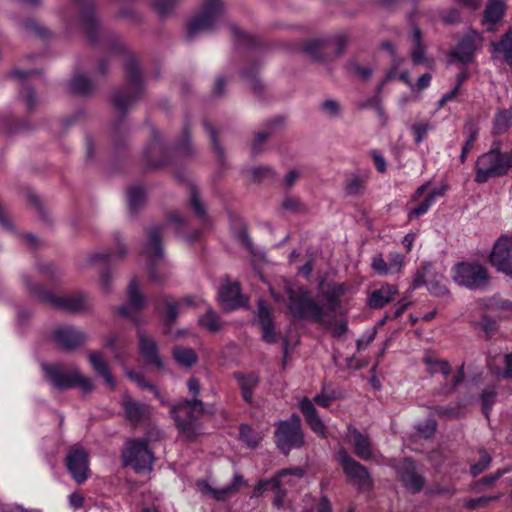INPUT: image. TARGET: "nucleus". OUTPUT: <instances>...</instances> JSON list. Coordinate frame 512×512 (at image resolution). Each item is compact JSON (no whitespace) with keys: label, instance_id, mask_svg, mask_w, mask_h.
Instances as JSON below:
<instances>
[{"label":"nucleus","instance_id":"nucleus-33","mask_svg":"<svg viewBox=\"0 0 512 512\" xmlns=\"http://www.w3.org/2000/svg\"><path fill=\"white\" fill-rule=\"evenodd\" d=\"M488 367L498 377L512 381V354L489 359Z\"/></svg>","mask_w":512,"mask_h":512},{"label":"nucleus","instance_id":"nucleus-59","mask_svg":"<svg viewBox=\"0 0 512 512\" xmlns=\"http://www.w3.org/2000/svg\"><path fill=\"white\" fill-rule=\"evenodd\" d=\"M431 129L432 126L427 122L415 123L411 127L415 142L417 144L421 143Z\"/></svg>","mask_w":512,"mask_h":512},{"label":"nucleus","instance_id":"nucleus-39","mask_svg":"<svg viewBox=\"0 0 512 512\" xmlns=\"http://www.w3.org/2000/svg\"><path fill=\"white\" fill-rule=\"evenodd\" d=\"M164 253L161 245V227H152L148 232V242L145 256H162Z\"/></svg>","mask_w":512,"mask_h":512},{"label":"nucleus","instance_id":"nucleus-63","mask_svg":"<svg viewBox=\"0 0 512 512\" xmlns=\"http://www.w3.org/2000/svg\"><path fill=\"white\" fill-rule=\"evenodd\" d=\"M422 285H426L429 292L435 296H445L448 294L447 288L442 285L436 278L430 279L424 282Z\"/></svg>","mask_w":512,"mask_h":512},{"label":"nucleus","instance_id":"nucleus-26","mask_svg":"<svg viewBox=\"0 0 512 512\" xmlns=\"http://www.w3.org/2000/svg\"><path fill=\"white\" fill-rule=\"evenodd\" d=\"M350 289L345 283H329L323 292L324 307L328 311H335L340 305V298Z\"/></svg>","mask_w":512,"mask_h":512},{"label":"nucleus","instance_id":"nucleus-9","mask_svg":"<svg viewBox=\"0 0 512 512\" xmlns=\"http://www.w3.org/2000/svg\"><path fill=\"white\" fill-rule=\"evenodd\" d=\"M453 280L470 290H481L488 286L489 276L483 266L475 262H460L453 268Z\"/></svg>","mask_w":512,"mask_h":512},{"label":"nucleus","instance_id":"nucleus-27","mask_svg":"<svg viewBox=\"0 0 512 512\" xmlns=\"http://www.w3.org/2000/svg\"><path fill=\"white\" fill-rule=\"evenodd\" d=\"M397 293V288L393 285H383L381 288L372 291L367 298V305L371 309H380L392 301Z\"/></svg>","mask_w":512,"mask_h":512},{"label":"nucleus","instance_id":"nucleus-44","mask_svg":"<svg viewBox=\"0 0 512 512\" xmlns=\"http://www.w3.org/2000/svg\"><path fill=\"white\" fill-rule=\"evenodd\" d=\"M481 307L490 310L512 311V301L504 300L495 295L478 301Z\"/></svg>","mask_w":512,"mask_h":512},{"label":"nucleus","instance_id":"nucleus-6","mask_svg":"<svg viewBox=\"0 0 512 512\" xmlns=\"http://www.w3.org/2000/svg\"><path fill=\"white\" fill-rule=\"evenodd\" d=\"M511 167L512 152L501 153L492 149L477 159L475 181L484 183L490 178L503 176Z\"/></svg>","mask_w":512,"mask_h":512},{"label":"nucleus","instance_id":"nucleus-42","mask_svg":"<svg viewBox=\"0 0 512 512\" xmlns=\"http://www.w3.org/2000/svg\"><path fill=\"white\" fill-rule=\"evenodd\" d=\"M464 367L465 364L462 363L458 367L456 375L451 380L446 381L437 389V393L439 395H449L452 394L457 389L458 385L461 384L465 378Z\"/></svg>","mask_w":512,"mask_h":512},{"label":"nucleus","instance_id":"nucleus-22","mask_svg":"<svg viewBox=\"0 0 512 512\" xmlns=\"http://www.w3.org/2000/svg\"><path fill=\"white\" fill-rule=\"evenodd\" d=\"M399 476L404 486L412 493L419 492L424 486V478L415 470V464L411 460H405L399 469Z\"/></svg>","mask_w":512,"mask_h":512},{"label":"nucleus","instance_id":"nucleus-58","mask_svg":"<svg viewBox=\"0 0 512 512\" xmlns=\"http://www.w3.org/2000/svg\"><path fill=\"white\" fill-rule=\"evenodd\" d=\"M236 237L240 244L247 249L248 253H250L252 256H259V251L253 246L246 228L243 225H241V229L238 231Z\"/></svg>","mask_w":512,"mask_h":512},{"label":"nucleus","instance_id":"nucleus-8","mask_svg":"<svg viewBox=\"0 0 512 512\" xmlns=\"http://www.w3.org/2000/svg\"><path fill=\"white\" fill-rule=\"evenodd\" d=\"M127 87L115 91L112 100L115 108L120 112H126L140 97L142 91L141 74L134 58H129L125 64Z\"/></svg>","mask_w":512,"mask_h":512},{"label":"nucleus","instance_id":"nucleus-12","mask_svg":"<svg viewBox=\"0 0 512 512\" xmlns=\"http://www.w3.org/2000/svg\"><path fill=\"white\" fill-rule=\"evenodd\" d=\"M74 5L78 11V16L75 19H70L67 15L64 16V22L68 28L72 26H79L86 32L89 40H94V32L98 31L99 25L94 14L93 5L90 0H73Z\"/></svg>","mask_w":512,"mask_h":512},{"label":"nucleus","instance_id":"nucleus-37","mask_svg":"<svg viewBox=\"0 0 512 512\" xmlns=\"http://www.w3.org/2000/svg\"><path fill=\"white\" fill-rule=\"evenodd\" d=\"M422 361L427 366V371L431 375L439 373L443 375L444 378H447L451 373V365L446 360L438 359L431 354H426Z\"/></svg>","mask_w":512,"mask_h":512},{"label":"nucleus","instance_id":"nucleus-2","mask_svg":"<svg viewBox=\"0 0 512 512\" xmlns=\"http://www.w3.org/2000/svg\"><path fill=\"white\" fill-rule=\"evenodd\" d=\"M283 289L288 296L287 308L295 319H311L319 324L326 323L324 308L311 298L308 288L283 279Z\"/></svg>","mask_w":512,"mask_h":512},{"label":"nucleus","instance_id":"nucleus-17","mask_svg":"<svg viewBox=\"0 0 512 512\" xmlns=\"http://www.w3.org/2000/svg\"><path fill=\"white\" fill-rule=\"evenodd\" d=\"M218 298L222 307L226 310H235L246 304L239 283H232L229 280L222 283Z\"/></svg>","mask_w":512,"mask_h":512},{"label":"nucleus","instance_id":"nucleus-50","mask_svg":"<svg viewBox=\"0 0 512 512\" xmlns=\"http://www.w3.org/2000/svg\"><path fill=\"white\" fill-rule=\"evenodd\" d=\"M127 375L129 377V379L134 381L140 389L150 390L151 392H153L154 396L161 401V403H164V399L162 398L157 387L155 385H153L152 383L148 382L144 378V376H142L141 374H139L137 372H133V371L129 372Z\"/></svg>","mask_w":512,"mask_h":512},{"label":"nucleus","instance_id":"nucleus-43","mask_svg":"<svg viewBox=\"0 0 512 512\" xmlns=\"http://www.w3.org/2000/svg\"><path fill=\"white\" fill-rule=\"evenodd\" d=\"M146 193L140 186H133L127 192L128 207L131 212H136L145 202Z\"/></svg>","mask_w":512,"mask_h":512},{"label":"nucleus","instance_id":"nucleus-20","mask_svg":"<svg viewBox=\"0 0 512 512\" xmlns=\"http://www.w3.org/2000/svg\"><path fill=\"white\" fill-rule=\"evenodd\" d=\"M480 40L481 35L478 32L473 30L468 32L451 51V55L462 64L470 63L473 60L474 52Z\"/></svg>","mask_w":512,"mask_h":512},{"label":"nucleus","instance_id":"nucleus-13","mask_svg":"<svg viewBox=\"0 0 512 512\" xmlns=\"http://www.w3.org/2000/svg\"><path fill=\"white\" fill-rule=\"evenodd\" d=\"M337 459L349 480L359 489H369L372 486V479L366 467L354 460L344 449L339 450Z\"/></svg>","mask_w":512,"mask_h":512},{"label":"nucleus","instance_id":"nucleus-4","mask_svg":"<svg viewBox=\"0 0 512 512\" xmlns=\"http://www.w3.org/2000/svg\"><path fill=\"white\" fill-rule=\"evenodd\" d=\"M41 367L45 378L58 390H66L74 387H78L83 393H89L93 390L91 380L83 376L77 367L66 370L58 363H43Z\"/></svg>","mask_w":512,"mask_h":512},{"label":"nucleus","instance_id":"nucleus-18","mask_svg":"<svg viewBox=\"0 0 512 512\" xmlns=\"http://www.w3.org/2000/svg\"><path fill=\"white\" fill-rule=\"evenodd\" d=\"M53 338L64 350H73L82 345L87 337L72 326H61L54 330Z\"/></svg>","mask_w":512,"mask_h":512},{"label":"nucleus","instance_id":"nucleus-35","mask_svg":"<svg viewBox=\"0 0 512 512\" xmlns=\"http://www.w3.org/2000/svg\"><path fill=\"white\" fill-rule=\"evenodd\" d=\"M172 357L183 368H191L198 362V355L194 349L185 346H176L172 349Z\"/></svg>","mask_w":512,"mask_h":512},{"label":"nucleus","instance_id":"nucleus-19","mask_svg":"<svg viewBox=\"0 0 512 512\" xmlns=\"http://www.w3.org/2000/svg\"><path fill=\"white\" fill-rule=\"evenodd\" d=\"M137 334L139 340V353L144 361L149 365L162 369L164 367V363L160 357L157 342L140 329Z\"/></svg>","mask_w":512,"mask_h":512},{"label":"nucleus","instance_id":"nucleus-52","mask_svg":"<svg viewBox=\"0 0 512 512\" xmlns=\"http://www.w3.org/2000/svg\"><path fill=\"white\" fill-rule=\"evenodd\" d=\"M199 323L210 332H217L221 329L219 318L211 308H208L206 313L199 318Z\"/></svg>","mask_w":512,"mask_h":512},{"label":"nucleus","instance_id":"nucleus-14","mask_svg":"<svg viewBox=\"0 0 512 512\" xmlns=\"http://www.w3.org/2000/svg\"><path fill=\"white\" fill-rule=\"evenodd\" d=\"M65 463L72 478L78 484L87 480L89 474L88 453L82 447L74 445L69 450Z\"/></svg>","mask_w":512,"mask_h":512},{"label":"nucleus","instance_id":"nucleus-36","mask_svg":"<svg viewBox=\"0 0 512 512\" xmlns=\"http://www.w3.org/2000/svg\"><path fill=\"white\" fill-rule=\"evenodd\" d=\"M284 119L282 117H277L273 120L268 121L263 129L259 130L256 133L255 140L252 144V150L254 153H259L261 151L260 144L263 143L269 136L283 124Z\"/></svg>","mask_w":512,"mask_h":512},{"label":"nucleus","instance_id":"nucleus-60","mask_svg":"<svg viewBox=\"0 0 512 512\" xmlns=\"http://www.w3.org/2000/svg\"><path fill=\"white\" fill-rule=\"evenodd\" d=\"M180 0H157L155 9L162 17L168 16L177 6Z\"/></svg>","mask_w":512,"mask_h":512},{"label":"nucleus","instance_id":"nucleus-40","mask_svg":"<svg viewBox=\"0 0 512 512\" xmlns=\"http://www.w3.org/2000/svg\"><path fill=\"white\" fill-rule=\"evenodd\" d=\"M410 39L412 42L411 57L415 65L423 64L425 62L424 47L422 45V35L417 27H413Z\"/></svg>","mask_w":512,"mask_h":512},{"label":"nucleus","instance_id":"nucleus-30","mask_svg":"<svg viewBox=\"0 0 512 512\" xmlns=\"http://www.w3.org/2000/svg\"><path fill=\"white\" fill-rule=\"evenodd\" d=\"M402 258H373L371 263L372 269L380 276L392 275L399 273L404 266Z\"/></svg>","mask_w":512,"mask_h":512},{"label":"nucleus","instance_id":"nucleus-57","mask_svg":"<svg viewBox=\"0 0 512 512\" xmlns=\"http://www.w3.org/2000/svg\"><path fill=\"white\" fill-rule=\"evenodd\" d=\"M496 271L512 279V258H490Z\"/></svg>","mask_w":512,"mask_h":512},{"label":"nucleus","instance_id":"nucleus-55","mask_svg":"<svg viewBox=\"0 0 512 512\" xmlns=\"http://www.w3.org/2000/svg\"><path fill=\"white\" fill-rule=\"evenodd\" d=\"M341 104L333 99L324 100L320 104V111L323 115L329 118L339 117L341 114Z\"/></svg>","mask_w":512,"mask_h":512},{"label":"nucleus","instance_id":"nucleus-5","mask_svg":"<svg viewBox=\"0 0 512 512\" xmlns=\"http://www.w3.org/2000/svg\"><path fill=\"white\" fill-rule=\"evenodd\" d=\"M274 426L275 444L284 455L304 446L305 435L299 415L292 414L288 419L276 422Z\"/></svg>","mask_w":512,"mask_h":512},{"label":"nucleus","instance_id":"nucleus-32","mask_svg":"<svg viewBox=\"0 0 512 512\" xmlns=\"http://www.w3.org/2000/svg\"><path fill=\"white\" fill-rule=\"evenodd\" d=\"M491 48L494 58L502 57L509 66H512V29L505 33L500 41L492 42Z\"/></svg>","mask_w":512,"mask_h":512},{"label":"nucleus","instance_id":"nucleus-7","mask_svg":"<svg viewBox=\"0 0 512 512\" xmlns=\"http://www.w3.org/2000/svg\"><path fill=\"white\" fill-rule=\"evenodd\" d=\"M225 7L222 0H203L199 11L190 19L187 32L190 37L214 29L223 19Z\"/></svg>","mask_w":512,"mask_h":512},{"label":"nucleus","instance_id":"nucleus-38","mask_svg":"<svg viewBox=\"0 0 512 512\" xmlns=\"http://www.w3.org/2000/svg\"><path fill=\"white\" fill-rule=\"evenodd\" d=\"M190 206L198 217L203 229L209 228L211 226L210 217L206 212L204 204L199 198L198 191L194 187H192L190 191Z\"/></svg>","mask_w":512,"mask_h":512},{"label":"nucleus","instance_id":"nucleus-46","mask_svg":"<svg viewBox=\"0 0 512 512\" xmlns=\"http://www.w3.org/2000/svg\"><path fill=\"white\" fill-rule=\"evenodd\" d=\"M93 88L92 81L82 74L75 75L70 82V89L76 94H88Z\"/></svg>","mask_w":512,"mask_h":512},{"label":"nucleus","instance_id":"nucleus-49","mask_svg":"<svg viewBox=\"0 0 512 512\" xmlns=\"http://www.w3.org/2000/svg\"><path fill=\"white\" fill-rule=\"evenodd\" d=\"M239 433H240L241 441L244 442L248 447H251V448L256 447L262 440L260 433L254 431L247 424H242L240 426Z\"/></svg>","mask_w":512,"mask_h":512},{"label":"nucleus","instance_id":"nucleus-23","mask_svg":"<svg viewBox=\"0 0 512 512\" xmlns=\"http://www.w3.org/2000/svg\"><path fill=\"white\" fill-rule=\"evenodd\" d=\"M506 11V4L503 0H489L484 13L482 24L487 31H494L495 26L502 20Z\"/></svg>","mask_w":512,"mask_h":512},{"label":"nucleus","instance_id":"nucleus-53","mask_svg":"<svg viewBox=\"0 0 512 512\" xmlns=\"http://www.w3.org/2000/svg\"><path fill=\"white\" fill-rule=\"evenodd\" d=\"M436 276L437 274L432 271V265L430 263H425L415 273L413 280L414 286L418 287L430 279H435Z\"/></svg>","mask_w":512,"mask_h":512},{"label":"nucleus","instance_id":"nucleus-21","mask_svg":"<svg viewBox=\"0 0 512 512\" xmlns=\"http://www.w3.org/2000/svg\"><path fill=\"white\" fill-rule=\"evenodd\" d=\"M299 408L311 430L322 438L326 437V426L319 417L313 402L305 397L300 400Z\"/></svg>","mask_w":512,"mask_h":512},{"label":"nucleus","instance_id":"nucleus-15","mask_svg":"<svg viewBox=\"0 0 512 512\" xmlns=\"http://www.w3.org/2000/svg\"><path fill=\"white\" fill-rule=\"evenodd\" d=\"M121 407L125 418L132 424L138 425L147 420L151 415V406L133 399L128 393H124L121 399Z\"/></svg>","mask_w":512,"mask_h":512},{"label":"nucleus","instance_id":"nucleus-64","mask_svg":"<svg viewBox=\"0 0 512 512\" xmlns=\"http://www.w3.org/2000/svg\"><path fill=\"white\" fill-rule=\"evenodd\" d=\"M362 189L363 181L357 176L348 179L345 186V191L349 195H358L362 192Z\"/></svg>","mask_w":512,"mask_h":512},{"label":"nucleus","instance_id":"nucleus-51","mask_svg":"<svg viewBox=\"0 0 512 512\" xmlns=\"http://www.w3.org/2000/svg\"><path fill=\"white\" fill-rule=\"evenodd\" d=\"M510 126H512V108L499 111L494 120L495 133L500 134Z\"/></svg>","mask_w":512,"mask_h":512},{"label":"nucleus","instance_id":"nucleus-16","mask_svg":"<svg viewBox=\"0 0 512 512\" xmlns=\"http://www.w3.org/2000/svg\"><path fill=\"white\" fill-rule=\"evenodd\" d=\"M257 321L261 327V338L266 343H275L277 341L275 325L273 319V310L265 300L257 301Z\"/></svg>","mask_w":512,"mask_h":512},{"label":"nucleus","instance_id":"nucleus-61","mask_svg":"<svg viewBox=\"0 0 512 512\" xmlns=\"http://www.w3.org/2000/svg\"><path fill=\"white\" fill-rule=\"evenodd\" d=\"M324 39L327 42V47L334 48L337 54H340L345 49L348 43V38L344 34H338L335 37Z\"/></svg>","mask_w":512,"mask_h":512},{"label":"nucleus","instance_id":"nucleus-41","mask_svg":"<svg viewBox=\"0 0 512 512\" xmlns=\"http://www.w3.org/2000/svg\"><path fill=\"white\" fill-rule=\"evenodd\" d=\"M164 153V147L160 143L159 137L155 134L154 141L144 150V157L148 165L152 168H159L164 165L160 160L154 158Z\"/></svg>","mask_w":512,"mask_h":512},{"label":"nucleus","instance_id":"nucleus-10","mask_svg":"<svg viewBox=\"0 0 512 512\" xmlns=\"http://www.w3.org/2000/svg\"><path fill=\"white\" fill-rule=\"evenodd\" d=\"M289 475L301 479L305 475V471L301 467L285 468L280 470L275 477L271 479L261 480L254 488V497H259L263 492L271 490L275 493L273 504L280 508L283 506L284 497L286 495L285 483L283 479Z\"/></svg>","mask_w":512,"mask_h":512},{"label":"nucleus","instance_id":"nucleus-47","mask_svg":"<svg viewBox=\"0 0 512 512\" xmlns=\"http://www.w3.org/2000/svg\"><path fill=\"white\" fill-rule=\"evenodd\" d=\"M489 256H512V236L501 235L496 240Z\"/></svg>","mask_w":512,"mask_h":512},{"label":"nucleus","instance_id":"nucleus-28","mask_svg":"<svg viewBox=\"0 0 512 512\" xmlns=\"http://www.w3.org/2000/svg\"><path fill=\"white\" fill-rule=\"evenodd\" d=\"M349 435L353 437L355 455L364 461L371 460L373 450L369 437L360 433L356 428H349Z\"/></svg>","mask_w":512,"mask_h":512},{"label":"nucleus","instance_id":"nucleus-45","mask_svg":"<svg viewBox=\"0 0 512 512\" xmlns=\"http://www.w3.org/2000/svg\"><path fill=\"white\" fill-rule=\"evenodd\" d=\"M230 30L237 46L253 48L257 45L258 41L254 36L244 32L236 25H231Z\"/></svg>","mask_w":512,"mask_h":512},{"label":"nucleus","instance_id":"nucleus-25","mask_svg":"<svg viewBox=\"0 0 512 512\" xmlns=\"http://www.w3.org/2000/svg\"><path fill=\"white\" fill-rule=\"evenodd\" d=\"M233 376L239 385L243 400L246 403L251 404L253 402L254 390L259 384V376L253 372L248 374L235 372Z\"/></svg>","mask_w":512,"mask_h":512},{"label":"nucleus","instance_id":"nucleus-24","mask_svg":"<svg viewBox=\"0 0 512 512\" xmlns=\"http://www.w3.org/2000/svg\"><path fill=\"white\" fill-rule=\"evenodd\" d=\"M128 305H123L117 308V313L123 317H131L130 308L137 311L143 309L146 304L145 297L139 291L138 285L135 280H132L127 288Z\"/></svg>","mask_w":512,"mask_h":512},{"label":"nucleus","instance_id":"nucleus-56","mask_svg":"<svg viewBox=\"0 0 512 512\" xmlns=\"http://www.w3.org/2000/svg\"><path fill=\"white\" fill-rule=\"evenodd\" d=\"M479 454H480V459L478 460L477 463L473 464L470 468V472L473 477H476L479 474H481L483 471H485L489 467L491 460H492L490 455L483 448L479 449Z\"/></svg>","mask_w":512,"mask_h":512},{"label":"nucleus","instance_id":"nucleus-34","mask_svg":"<svg viewBox=\"0 0 512 512\" xmlns=\"http://www.w3.org/2000/svg\"><path fill=\"white\" fill-rule=\"evenodd\" d=\"M88 360L95 372L103 377L105 383L113 389L115 387V380L103 356L98 352H91L88 356Z\"/></svg>","mask_w":512,"mask_h":512},{"label":"nucleus","instance_id":"nucleus-54","mask_svg":"<svg viewBox=\"0 0 512 512\" xmlns=\"http://www.w3.org/2000/svg\"><path fill=\"white\" fill-rule=\"evenodd\" d=\"M497 397V391L495 387H488L481 393V403L483 413L488 417V414L494 405Z\"/></svg>","mask_w":512,"mask_h":512},{"label":"nucleus","instance_id":"nucleus-3","mask_svg":"<svg viewBox=\"0 0 512 512\" xmlns=\"http://www.w3.org/2000/svg\"><path fill=\"white\" fill-rule=\"evenodd\" d=\"M161 436V431L155 429L141 439L129 440L122 454L124 465L132 467L137 473L150 472L153 469L155 457L148 445L149 442L156 441Z\"/></svg>","mask_w":512,"mask_h":512},{"label":"nucleus","instance_id":"nucleus-31","mask_svg":"<svg viewBox=\"0 0 512 512\" xmlns=\"http://www.w3.org/2000/svg\"><path fill=\"white\" fill-rule=\"evenodd\" d=\"M382 47L389 52L390 56H391V62H392V66H391V69L388 71L387 73V76H386V80L389 81L391 79H394L396 77H398L401 81H403L405 84H407L408 86H410L411 88H413V85L411 83V80L409 78V75H408V72L407 71H404L402 73H400L399 75H397V69L400 67V65L403 63L404 59L401 58V57H397L395 55V49H394V46L392 43L390 42H384L382 44Z\"/></svg>","mask_w":512,"mask_h":512},{"label":"nucleus","instance_id":"nucleus-1","mask_svg":"<svg viewBox=\"0 0 512 512\" xmlns=\"http://www.w3.org/2000/svg\"><path fill=\"white\" fill-rule=\"evenodd\" d=\"M187 388L193 396L192 399H185L181 403L174 405L171 413L181 435L186 440L192 441L200 431V423L194 412L205 413L206 409L203 401L198 398L201 390L199 380L195 377H190L187 381Z\"/></svg>","mask_w":512,"mask_h":512},{"label":"nucleus","instance_id":"nucleus-48","mask_svg":"<svg viewBox=\"0 0 512 512\" xmlns=\"http://www.w3.org/2000/svg\"><path fill=\"white\" fill-rule=\"evenodd\" d=\"M327 42L324 38L309 40L303 47V51L313 59H319L322 52L327 49Z\"/></svg>","mask_w":512,"mask_h":512},{"label":"nucleus","instance_id":"nucleus-62","mask_svg":"<svg viewBox=\"0 0 512 512\" xmlns=\"http://www.w3.org/2000/svg\"><path fill=\"white\" fill-rule=\"evenodd\" d=\"M336 399V394L334 391H327L325 387H323L322 392L320 394H317L313 401L318 404L319 406H322L324 408H328L331 405V402Z\"/></svg>","mask_w":512,"mask_h":512},{"label":"nucleus","instance_id":"nucleus-29","mask_svg":"<svg viewBox=\"0 0 512 512\" xmlns=\"http://www.w3.org/2000/svg\"><path fill=\"white\" fill-rule=\"evenodd\" d=\"M447 191L446 185H441L439 187L433 188L425 197L423 201H421L417 206H415L408 214L409 218L412 219L413 217L417 218L424 214H426L429 209L434 205L436 200L442 196Z\"/></svg>","mask_w":512,"mask_h":512},{"label":"nucleus","instance_id":"nucleus-11","mask_svg":"<svg viewBox=\"0 0 512 512\" xmlns=\"http://www.w3.org/2000/svg\"><path fill=\"white\" fill-rule=\"evenodd\" d=\"M25 281L26 285L29 287L32 293L45 300H51L55 306L64 311L70 313H82L88 311L91 307L89 296L83 292H77L68 296L54 298L49 293L45 292L41 287L32 286L28 279Z\"/></svg>","mask_w":512,"mask_h":512}]
</instances>
